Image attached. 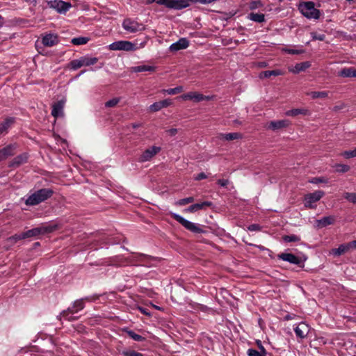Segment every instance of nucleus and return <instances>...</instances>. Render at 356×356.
<instances>
[{
	"label": "nucleus",
	"mask_w": 356,
	"mask_h": 356,
	"mask_svg": "<svg viewBox=\"0 0 356 356\" xmlns=\"http://www.w3.org/2000/svg\"><path fill=\"white\" fill-rule=\"evenodd\" d=\"M147 43V40L138 44V43H132L127 40H120L114 42L109 44L108 48L112 51H132L143 48Z\"/></svg>",
	"instance_id": "f257e3e1"
},
{
	"label": "nucleus",
	"mask_w": 356,
	"mask_h": 356,
	"mask_svg": "<svg viewBox=\"0 0 356 356\" xmlns=\"http://www.w3.org/2000/svg\"><path fill=\"white\" fill-rule=\"evenodd\" d=\"M298 10L307 19H318L320 18L321 12L315 8V4L313 1L300 3Z\"/></svg>",
	"instance_id": "f03ea898"
},
{
	"label": "nucleus",
	"mask_w": 356,
	"mask_h": 356,
	"mask_svg": "<svg viewBox=\"0 0 356 356\" xmlns=\"http://www.w3.org/2000/svg\"><path fill=\"white\" fill-rule=\"evenodd\" d=\"M53 194V191L49 188H42L31 195L26 200L27 205H36L47 200Z\"/></svg>",
	"instance_id": "7ed1b4c3"
},
{
	"label": "nucleus",
	"mask_w": 356,
	"mask_h": 356,
	"mask_svg": "<svg viewBox=\"0 0 356 356\" xmlns=\"http://www.w3.org/2000/svg\"><path fill=\"white\" fill-rule=\"evenodd\" d=\"M98 61L97 57H92L88 55L80 57L78 59L71 60L67 64V67L72 70H76L82 67L90 66L96 64Z\"/></svg>",
	"instance_id": "20e7f679"
},
{
	"label": "nucleus",
	"mask_w": 356,
	"mask_h": 356,
	"mask_svg": "<svg viewBox=\"0 0 356 356\" xmlns=\"http://www.w3.org/2000/svg\"><path fill=\"white\" fill-rule=\"evenodd\" d=\"M171 216L177 222H179L186 229L193 233H202L203 229L197 225L188 221L177 213H171Z\"/></svg>",
	"instance_id": "39448f33"
},
{
	"label": "nucleus",
	"mask_w": 356,
	"mask_h": 356,
	"mask_svg": "<svg viewBox=\"0 0 356 356\" xmlns=\"http://www.w3.org/2000/svg\"><path fill=\"white\" fill-rule=\"evenodd\" d=\"M325 195L322 191H316L314 193H308L305 195V207L309 209H314L316 207L314 204L319 201Z\"/></svg>",
	"instance_id": "423d86ee"
},
{
	"label": "nucleus",
	"mask_w": 356,
	"mask_h": 356,
	"mask_svg": "<svg viewBox=\"0 0 356 356\" xmlns=\"http://www.w3.org/2000/svg\"><path fill=\"white\" fill-rule=\"evenodd\" d=\"M122 26L125 31L129 33H136L145 29L143 24L130 18L124 19Z\"/></svg>",
	"instance_id": "0eeeda50"
},
{
	"label": "nucleus",
	"mask_w": 356,
	"mask_h": 356,
	"mask_svg": "<svg viewBox=\"0 0 356 356\" xmlns=\"http://www.w3.org/2000/svg\"><path fill=\"white\" fill-rule=\"evenodd\" d=\"M56 228V226L51 225H43L40 227H35L24 232V237L26 238L36 236L40 234H44L46 233H50L54 231Z\"/></svg>",
	"instance_id": "6e6552de"
},
{
	"label": "nucleus",
	"mask_w": 356,
	"mask_h": 356,
	"mask_svg": "<svg viewBox=\"0 0 356 356\" xmlns=\"http://www.w3.org/2000/svg\"><path fill=\"white\" fill-rule=\"evenodd\" d=\"M179 98L186 101L191 100L194 102H200L202 101H209L213 99V96L204 95L198 92H189L181 95Z\"/></svg>",
	"instance_id": "1a4fd4ad"
},
{
	"label": "nucleus",
	"mask_w": 356,
	"mask_h": 356,
	"mask_svg": "<svg viewBox=\"0 0 356 356\" xmlns=\"http://www.w3.org/2000/svg\"><path fill=\"white\" fill-rule=\"evenodd\" d=\"M89 298H82L74 301L72 307L68 308L67 310L63 311L60 315L62 316H67L69 314H75L79 311L82 310L85 307V301H89Z\"/></svg>",
	"instance_id": "9d476101"
},
{
	"label": "nucleus",
	"mask_w": 356,
	"mask_h": 356,
	"mask_svg": "<svg viewBox=\"0 0 356 356\" xmlns=\"http://www.w3.org/2000/svg\"><path fill=\"white\" fill-rule=\"evenodd\" d=\"M41 42L44 47H51L59 42V39L57 34L44 33L41 37Z\"/></svg>",
	"instance_id": "9b49d317"
},
{
	"label": "nucleus",
	"mask_w": 356,
	"mask_h": 356,
	"mask_svg": "<svg viewBox=\"0 0 356 356\" xmlns=\"http://www.w3.org/2000/svg\"><path fill=\"white\" fill-rule=\"evenodd\" d=\"M161 148L157 146H152L145 149L139 158L140 162H145L151 160L156 154L161 151Z\"/></svg>",
	"instance_id": "f8f14e48"
},
{
	"label": "nucleus",
	"mask_w": 356,
	"mask_h": 356,
	"mask_svg": "<svg viewBox=\"0 0 356 356\" xmlns=\"http://www.w3.org/2000/svg\"><path fill=\"white\" fill-rule=\"evenodd\" d=\"M291 124L289 120H281L276 121H270L266 124V129L272 131H278L288 127Z\"/></svg>",
	"instance_id": "ddd939ff"
},
{
	"label": "nucleus",
	"mask_w": 356,
	"mask_h": 356,
	"mask_svg": "<svg viewBox=\"0 0 356 356\" xmlns=\"http://www.w3.org/2000/svg\"><path fill=\"white\" fill-rule=\"evenodd\" d=\"M190 0H169L168 8L175 10H181L190 6Z\"/></svg>",
	"instance_id": "4468645a"
},
{
	"label": "nucleus",
	"mask_w": 356,
	"mask_h": 356,
	"mask_svg": "<svg viewBox=\"0 0 356 356\" xmlns=\"http://www.w3.org/2000/svg\"><path fill=\"white\" fill-rule=\"evenodd\" d=\"M294 331L297 337L304 339L309 332V327L305 323L301 322L294 328Z\"/></svg>",
	"instance_id": "2eb2a0df"
},
{
	"label": "nucleus",
	"mask_w": 356,
	"mask_h": 356,
	"mask_svg": "<svg viewBox=\"0 0 356 356\" xmlns=\"http://www.w3.org/2000/svg\"><path fill=\"white\" fill-rule=\"evenodd\" d=\"M172 104L170 99H165L162 101L156 102L149 106V110L152 112H157L163 108H167Z\"/></svg>",
	"instance_id": "dca6fc26"
},
{
	"label": "nucleus",
	"mask_w": 356,
	"mask_h": 356,
	"mask_svg": "<svg viewBox=\"0 0 356 356\" xmlns=\"http://www.w3.org/2000/svg\"><path fill=\"white\" fill-rule=\"evenodd\" d=\"M16 145H8L0 149V162L6 160L8 157L13 156L15 153Z\"/></svg>",
	"instance_id": "f3484780"
},
{
	"label": "nucleus",
	"mask_w": 356,
	"mask_h": 356,
	"mask_svg": "<svg viewBox=\"0 0 356 356\" xmlns=\"http://www.w3.org/2000/svg\"><path fill=\"white\" fill-rule=\"evenodd\" d=\"M51 8L56 9L58 13L66 12L71 5L63 1H54L49 3Z\"/></svg>",
	"instance_id": "a211bd4d"
},
{
	"label": "nucleus",
	"mask_w": 356,
	"mask_h": 356,
	"mask_svg": "<svg viewBox=\"0 0 356 356\" xmlns=\"http://www.w3.org/2000/svg\"><path fill=\"white\" fill-rule=\"evenodd\" d=\"M311 63L309 61H305L300 63H297L294 67H289V71L294 73L298 74L301 72H303L310 67Z\"/></svg>",
	"instance_id": "6ab92c4d"
},
{
	"label": "nucleus",
	"mask_w": 356,
	"mask_h": 356,
	"mask_svg": "<svg viewBox=\"0 0 356 356\" xmlns=\"http://www.w3.org/2000/svg\"><path fill=\"white\" fill-rule=\"evenodd\" d=\"M189 45V42L186 38H181L177 42L172 44L170 49L172 51H179L186 49Z\"/></svg>",
	"instance_id": "aec40b11"
},
{
	"label": "nucleus",
	"mask_w": 356,
	"mask_h": 356,
	"mask_svg": "<svg viewBox=\"0 0 356 356\" xmlns=\"http://www.w3.org/2000/svg\"><path fill=\"white\" fill-rule=\"evenodd\" d=\"M28 159L26 154H22L15 157L8 164L10 168H17L26 163Z\"/></svg>",
	"instance_id": "412c9836"
},
{
	"label": "nucleus",
	"mask_w": 356,
	"mask_h": 356,
	"mask_svg": "<svg viewBox=\"0 0 356 356\" xmlns=\"http://www.w3.org/2000/svg\"><path fill=\"white\" fill-rule=\"evenodd\" d=\"M278 257L283 261H288L293 264H300L301 262L299 257L291 253H282L278 255Z\"/></svg>",
	"instance_id": "4be33fe9"
},
{
	"label": "nucleus",
	"mask_w": 356,
	"mask_h": 356,
	"mask_svg": "<svg viewBox=\"0 0 356 356\" xmlns=\"http://www.w3.org/2000/svg\"><path fill=\"white\" fill-rule=\"evenodd\" d=\"M211 204H212L211 202H203L202 203L194 204L184 209V211L188 213H194L199 210L203 209L207 207H210Z\"/></svg>",
	"instance_id": "5701e85b"
},
{
	"label": "nucleus",
	"mask_w": 356,
	"mask_h": 356,
	"mask_svg": "<svg viewBox=\"0 0 356 356\" xmlns=\"http://www.w3.org/2000/svg\"><path fill=\"white\" fill-rule=\"evenodd\" d=\"M65 102L61 100L54 104L52 106L51 115L54 118H58L63 115V110L64 107Z\"/></svg>",
	"instance_id": "b1692460"
},
{
	"label": "nucleus",
	"mask_w": 356,
	"mask_h": 356,
	"mask_svg": "<svg viewBox=\"0 0 356 356\" xmlns=\"http://www.w3.org/2000/svg\"><path fill=\"white\" fill-rule=\"evenodd\" d=\"M335 221V218L334 216H325L322 218L321 219L316 220V225L319 228H322L326 227L330 225H332Z\"/></svg>",
	"instance_id": "393cba45"
},
{
	"label": "nucleus",
	"mask_w": 356,
	"mask_h": 356,
	"mask_svg": "<svg viewBox=\"0 0 356 356\" xmlns=\"http://www.w3.org/2000/svg\"><path fill=\"white\" fill-rule=\"evenodd\" d=\"M350 250L348 243L341 244L337 248L331 250L330 253L334 256H340Z\"/></svg>",
	"instance_id": "a878e982"
},
{
	"label": "nucleus",
	"mask_w": 356,
	"mask_h": 356,
	"mask_svg": "<svg viewBox=\"0 0 356 356\" xmlns=\"http://www.w3.org/2000/svg\"><path fill=\"white\" fill-rule=\"evenodd\" d=\"M285 71L282 70H268L262 72L259 77L260 78H268L270 76H280L285 74Z\"/></svg>",
	"instance_id": "bb28decb"
},
{
	"label": "nucleus",
	"mask_w": 356,
	"mask_h": 356,
	"mask_svg": "<svg viewBox=\"0 0 356 356\" xmlns=\"http://www.w3.org/2000/svg\"><path fill=\"white\" fill-rule=\"evenodd\" d=\"M309 114V111L307 108H294L289 110L285 113L287 116H296L298 115H307Z\"/></svg>",
	"instance_id": "cd10ccee"
},
{
	"label": "nucleus",
	"mask_w": 356,
	"mask_h": 356,
	"mask_svg": "<svg viewBox=\"0 0 356 356\" xmlns=\"http://www.w3.org/2000/svg\"><path fill=\"white\" fill-rule=\"evenodd\" d=\"M339 75L343 77H356V69L354 67L343 68Z\"/></svg>",
	"instance_id": "c85d7f7f"
},
{
	"label": "nucleus",
	"mask_w": 356,
	"mask_h": 356,
	"mask_svg": "<svg viewBox=\"0 0 356 356\" xmlns=\"http://www.w3.org/2000/svg\"><path fill=\"white\" fill-rule=\"evenodd\" d=\"M242 138V135L240 133L234 132V133H229V134H220L219 135V138L222 140H234L240 139Z\"/></svg>",
	"instance_id": "c756f323"
},
{
	"label": "nucleus",
	"mask_w": 356,
	"mask_h": 356,
	"mask_svg": "<svg viewBox=\"0 0 356 356\" xmlns=\"http://www.w3.org/2000/svg\"><path fill=\"white\" fill-rule=\"evenodd\" d=\"M307 95L310 96L312 99H316L318 98L324 99L327 98L329 95L328 91H312L307 93Z\"/></svg>",
	"instance_id": "7c9ffc66"
},
{
	"label": "nucleus",
	"mask_w": 356,
	"mask_h": 356,
	"mask_svg": "<svg viewBox=\"0 0 356 356\" xmlns=\"http://www.w3.org/2000/svg\"><path fill=\"white\" fill-rule=\"evenodd\" d=\"M155 70V67L146 65H142L132 67V71L134 72H154Z\"/></svg>",
	"instance_id": "2f4dec72"
},
{
	"label": "nucleus",
	"mask_w": 356,
	"mask_h": 356,
	"mask_svg": "<svg viewBox=\"0 0 356 356\" xmlns=\"http://www.w3.org/2000/svg\"><path fill=\"white\" fill-rule=\"evenodd\" d=\"M14 120L13 118H7L4 122L0 124V136L7 133L8 129L13 123Z\"/></svg>",
	"instance_id": "473e14b6"
},
{
	"label": "nucleus",
	"mask_w": 356,
	"mask_h": 356,
	"mask_svg": "<svg viewBox=\"0 0 356 356\" xmlns=\"http://www.w3.org/2000/svg\"><path fill=\"white\" fill-rule=\"evenodd\" d=\"M248 19L256 22H263L265 21V15L262 13H251L248 15Z\"/></svg>",
	"instance_id": "72a5a7b5"
},
{
	"label": "nucleus",
	"mask_w": 356,
	"mask_h": 356,
	"mask_svg": "<svg viewBox=\"0 0 356 356\" xmlns=\"http://www.w3.org/2000/svg\"><path fill=\"white\" fill-rule=\"evenodd\" d=\"M90 38L88 37H78L72 38L71 42L74 45H82L87 44Z\"/></svg>",
	"instance_id": "f704fd0d"
},
{
	"label": "nucleus",
	"mask_w": 356,
	"mask_h": 356,
	"mask_svg": "<svg viewBox=\"0 0 356 356\" xmlns=\"http://www.w3.org/2000/svg\"><path fill=\"white\" fill-rule=\"evenodd\" d=\"M183 90H184V88L180 86L175 87L174 88H169V89H166V90L164 89L161 91V92L167 93L170 95H173L179 94V93L181 92Z\"/></svg>",
	"instance_id": "c9c22d12"
},
{
	"label": "nucleus",
	"mask_w": 356,
	"mask_h": 356,
	"mask_svg": "<svg viewBox=\"0 0 356 356\" xmlns=\"http://www.w3.org/2000/svg\"><path fill=\"white\" fill-rule=\"evenodd\" d=\"M127 334L131 338L133 339L134 341H143L145 340V338L138 334H136L134 331L132 330H126Z\"/></svg>",
	"instance_id": "e433bc0d"
},
{
	"label": "nucleus",
	"mask_w": 356,
	"mask_h": 356,
	"mask_svg": "<svg viewBox=\"0 0 356 356\" xmlns=\"http://www.w3.org/2000/svg\"><path fill=\"white\" fill-rule=\"evenodd\" d=\"M282 51L285 53L289 54H297V55L303 54L305 51L302 49H291V48H288V47L282 48Z\"/></svg>",
	"instance_id": "4c0bfd02"
},
{
	"label": "nucleus",
	"mask_w": 356,
	"mask_h": 356,
	"mask_svg": "<svg viewBox=\"0 0 356 356\" xmlns=\"http://www.w3.org/2000/svg\"><path fill=\"white\" fill-rule=\"evenodd\" d=\"M334 168L337 172L342 173L346 172L350 169V166L346 164H337Z\"/></svg>",
	"instance_id": "58836bf2"
},
{
	"label": "nucleus",
	"mask_w": 356,
	"mask_h": 356,
	"mask_svg": "<svg viewBox=\"0 0 356 356\" xmlns=\"http://www.w3.org/2000/svg\"><path fill=\"white\" fill-rule=\"evenodd\" d=\"M309 182L312 183V184H318L321 183L327 184V183H328V179L323 177H313L309 181Z\"/></svg>",
	"instance_id": "ea45409f"
},
{
	"label": "nucleus",
	"mask_w": 356,
	"mask_h": 356,
	"mask_svg": "<svg viewBox=\"0 0 356 356\" xmlns=\"http://www.w3.org/2000/svg\"><path fill=\"white\" fill-rule=\"evenodd\" d=\"M194 202V198L193 197H188L186 198L181 199L178 200L175 204L178 206H184Z\"/></svg>",
	"instance_id": "a19ab883"
},
{
	"label": "nucleus",
	"mask_w": 356,
	"mask_h": 356,
	"mask_svg": "<svg viewBox=\"0 0 356 356\" xmlns=\"http://www.w3.org/2000/svg\"><path fill=\"white\" fill-rule=\"evenodd\" d=\"M283 240L286 242H298L300 241V238L295 234L286 235L283 236Z\"/></svg>",
	"instance_id": "79ce46f5"
},
{
	"label": "nucleus",
	"mask_w": 356,
	"mask_h": 356,
	"mask_svg": "<svg viewBox=\"0 0 356 356\" xmlns=\"http://www.w3.org/2000/svg\"><path fill=\"white\" fill-rule=\"evenodd\" d=\"M343 197L350 202L356 204V193H345Z\"/></svg>",
	"instance_id": "37998d69"
},
{
	"label": "nucleus",
	"mask_w": 356,
	"mask_h": 356,
	"mask_svg": "<svg viewBox=\"0 0 356 356\" xmlns=\"http://www.w3.org/2000/svg\"><path fill=\"white\" fill-rule=\"evenodd\" d=\"M121 353L123 356H144L142 353L132 350H124Z\"/></svg>",
	"instance_id": "c03bdc74"
},
{
	"label": "nucleus",
	"mask_w": 356,
	"mask_h": 356,
	"mask_svg": "<svg viewBox=\"0 0 356 356\" xmlns=\"http://www.w3.org/2000/svg\"><path fill=\"white\" fill-rule=\"evenodd\" d=\"M25 237H24V232L21 234H15L13 236H10L8 238V241L10 242L11 243H15L17 241L24 239Z\"/></svg>",
	"instance_id": "a18cd8bd"
},
{
	"label": "nucleus",
	"mask_w": 356,
	"mask_h": 356,
	"mask_svg": "<svg viewBox=\"0 0 356 356\" xmlns=\"http://www.w3.org/2000/svg\"><path fill=\"white\" fill-rule=\"evenodd\" d=\"M311 36L313 40L323 41L325 39V34L318 33L316 32H312Z\"/></svg>",
	"instance_id": "49530a36"
},
{
	"label": "nucleus",
	"mask_w": 356,
	"mask_h": 356,
	"mask_svg": "<svg viewBox=\"0 0 356 356\" xmlns=\"http://www.w3.org/2000/svg\"><path fill=\"white\" fill-rule=\"evenodd\" d=\"M341 154L346 159L356 157V147L353 150L345 151L342 152Z\"/></svg>",
	"instance_id": "de8ad7c7"
},
{
	"label": "nucleus",
	"mask_w": 356,
	"mask_h": 356,
	"mask_svg": "<svg viewBox=\"0 0 356 356\" xmlns=\"http://www.w3.org/2000/svg\"><path fill=\"white\" fill-rule=\"evenodd\" d=\"M120 102L119 98H113L105 103V106L106 107H114L115 106L118 102Z\"/></svg>",
	"instance_id": "09e8293b"
},
{
	"label": "nucleus",
	"mask_w": 356,
	"mask_h": 356,
	"mask_svg": "<svg viewBox=\"0 0 356 356\" xmlns=\"http://www.w3.org/2000/svg\"><path fill=\"white\" fill-rule=\"evenodd\" d=\"M247 354L248 356H266L264 354H261V352L252 348L248 350Z\"/></svg>",
	"instance_id": "8fccbe9b"
},
{
	"label": "nucleus",
	"mask_w": 356,
	"mask_h": 356,
	"mask_svg": "<svg viewBox=\"0 0 356 356\" xmlns=\"http://www.w3.org/2000/svg\"><path fill=\"white\" fill-rule=\"evenodd\" d=\"M261 227L258 224H252L248 227V229L251 232L260 231Z\"/></svg>",
	"instance_id": "3c124183"
},
{
	"label": "nucleus",
	"mask_w": 356,
	"mask_h": 356,
	"mask_svg": "<svg viewBox=\"0 0 356 356\" xmlns=\"http://www.w3.org/2000/svg\"><path fill=\"white\" fill-rule=\"evenodd\" d=\"M256 343L260 350L259 352H261V354L266 355L267 352H266L265 348L264 347V346L262 345L261 341L260 340H257Z\"/></svg>",
	"instance_id": "603ef678"
},
{
	"label": "nucleus",
	"mask_w": 356,
	"mask_h": 356,
	"mask_svg": "<svg viewBox=\"0 0 356 356\" xmlns=\"http://www.w3.org/2000/svg\"><path fill=\"white\" fill-rule=\"evenodd\" d=\"M207 177V176L204 172H201L195 176V180H202V179H206Z\"/></svg>",
	"instance_id": "864d4df0"
},
{
	"label": "nucleus",
	"mask_w": 356,
	"mask_h": 356,
	"mask_svg": "<svg viewBox=\"0 0 356 356\" xmlns=\"http://www.w3.org/2000/svg\"><path fill=\"white\" fill-rule=\"evenodd\" d=\"M74 314H69L67 316H63L64 318L69 321H74L77 319V317L73 316Z\"/></svg>",
	"instance_id": "5fc2aeb1"
},
{
	"label": "nucleus",
	"mask_w": 356,
	"mask_h": 356,
	"mask_svg": "<svg viewBox=\"0 0 356 356\" xmlns=\"http://www.w3.org/2000/svg\"><path fill=\"white\" fill-rule=\"evenodd\" d=\"M177 131H178L177 129H175V128L170 129L166 131V132L168 134V135H170L171 136L176 135L177 134Z\"/></svg>",
	"instance_id": "6e6d98bb"
},
{
	"label": "nucleus",
	"mask_w": 356,
	"mask_h": 356,
	"mask_svg": "<svg viewBox=\"0 0 356 356\" xmlns=\"http://www.w3.org/2000/svg\"><path fill=\"white\" fill-rule=\"evenodd\" d=\"M218 184L221 186H226L229 184V181L227 179H218Z\"/></svg>",
	"instance_id": "4d7b16f0"
},
{
	"label": "nucleus",
	"mask_w": 356,
	"mask_h": 356,
	"mask_svg": "<svg viewBox=\"0 0 356 356\" xmlns=\"http://www.w3.org/2000/svg\"><path fill=\"white\" fill-rule=\"evenodd\" d=\"M156 3L159 5H165L168 8L169 0H157Z\"/></svg>",
	"instance_id": "13d9d810"
},
{
	"label": "nucleus",
	"mask_w": 356,
	"mask_h": 356,
	"mask_svg": "<svg viewBox=\"0 0 356 356\" xmlns=\"http://www.w3.org/2000/svg\"><path fill=\"white\" fill-rule=\"evenodd\" d=\"M348 243L350 249V248L356 249V240L355 241H351L350 243Z\"/></svg>",
	"instance_id": "bf43d9fd"
},
{
	"label": "nucleus",
	"mask_w": 356,
	"mask_h": 356,
	"mask_svg": "<svg viewBox=\"0 0 356 356\" xmlns=\"http://www.w3.org/2000/svg\"><path fill=\"white\" fill-rule=\"evenodd\" d=\"M140 311L142 312V313L146 314V315H149V314L145 311V309H140Z\"/></svg>",
	"instance_id": "052dcab7"
},
{
	"label": "nucleus",
	"mask_w": 356,
	"mask_h": 356,
	"mask_svg": "<svg viewBox=\"0 0 356 356\" xmlns=\"http://www.w3.org/2000/svg\"><path fill=\"white\" fill-rule=\"evenodd\" d=\"M154 1L156 2V0H147V3H152L154 2Z\"/></svg>",
	"instance_id": "680f3d73"
},
{
	"label": "nucleus",
	"mask_w": 356,
	"mask_h": 356,
	"mask_svg": "<svg viewBox=\"0 0 356 356\" xmlns=\"http://www.w3.org/2000/svg\"><path fill=\"white\" fill-rule=\"evenodd\" d=\"M340 108H341V107H339V106H334L333 109H334V111H338V110H339V109H340Z\"/></svg>",
	"instance_id": "e2e57ef3"
},
{
	"label": "nucleus",
	"mask_w": 356,
	"mask_h": 356,
	"mask_svg": "<svg viewBox=\"0 0 356 356\" xmlns=\"http://www.w3.org/2000/svg\"><path fill=\"white\" fill-rule=\"evenodd\" d=\"M139 257H141V258H145L146 257V256L144 255V254H140Z\"/></svg>",
	"instance_id": "0e129e2a"
},
{
	"label": "nucleus",
	"mask_w": 356,
	"mask_h": 356,
	"mask_svg": "<svg viewBox=\"0 0 356 356\" xmlns=\"http://www.w3.org/2000/svg\"><path fill=\"white\" fill-rule=\"evenodd\" d=\"M156 309H160V307H157V306H154Z\"/></svg>",
	"instance_id": "69168bd1"
}]
</instances>
